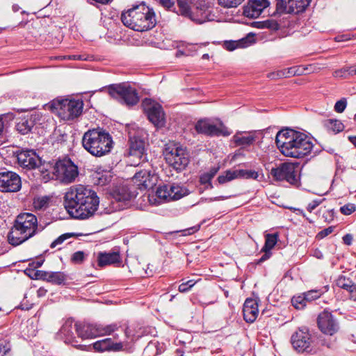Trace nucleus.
Listing matches in <instances>:
<instances>
[{
  "label": "nucleus",
  "instance_id": "obj_23",
  "mask_svg": "<svg viewBox=\"0 0 356 356\" xmlns=\"http://www.w3.org/2000/svg\"><path fill=\"white\" fill-rule=\"evenodd\" d=\"M153 196H149V200L152 204H161L163 202H169L171 201V193H170V184H164L163 186H160L157 188L155 193V197L156 198L154 199V202L152 198Z\"/></svg>",
  "mask_w": 356,
  "mask_h": 356
},
{
  "label": "nucleus",
  "instance_id": "obj_27",
  "mask_svg": "<svg viewBox=\"0 0 356 356\" xmlns=\"http://www.w3.org/2000/svg\"><path fill=\"white\" fill-rule=\"evenodd\" d=\"M209 15L210 12L209 10L205 8L199 9L198 8H196L195 10H191L186 17L197 24H200L211 20Z\"/></svg>",
  "mask_w": 356,
  "mask_h": 356
},
{
  "label": "nucleus",
  "instance_id": "obj_46",
  "mask_svg": "<svg viewBox=\"0 0 356 356\" xmlns=\"http://www.w3.org/2000/svg\"><path fill=\"white\" fill-rule=\"evenodd\" d=\"M347 106L346 99L342 98L337 101L334 105V111L337 113H342L344 111Z\"/></svg>",
  "mask_w": 356,
  "mask_h": 356
},
{
  "label": "nucleus",
  "instance_id": "obj_59",
  "mask_svg": "<svg viewBox=\"0 0 356 356\" xmlns=\"http://www.w3.org/2000/svg\"><path fill=\"white\" fill-rule=\"evenodd\" d=\"M122 348H123L122 343H121V342L114 343L113 341V344L111 346L110 350L118 351V350H121L122 349Z\"/></svg>",
  "mask_w": 356,
  "mask_h": 356
},
{
  "label": "nucleus",
  "instance_id": "obj_6",
  "mask_svg": "<svg viewBox=\"0 0 356 356\" xmlns=\"http://www.w3.org/2000/svg\"><path fill=\"white\" fill-rule=\"evenodd\" d=\"M51 108L62 120H72L82 113L83 103L79 99H57L52 102Z\"/></svg>",
  "mask_w": 356,
  "mask_h": 356
},
{
  "label": "nucleus",
  "instance_id": "obj_54",
  "mask_svg": "<svg viewBox=\"0 0 356 356\" xmlns=\"http://www.w3.org/2000/svg\"><path fill=\"white\" fill-rule=\"evenodd\" d=\"M218 181L220 184H225L226 182H228V181H232V179L230 178V177L228 175V172L227 170L225 172V174L224 175H220L218 177Z\"/></svg>",
  "mask_w": 356,
  "mask_h": 356
},
{
  "label": "nucleus",
  "instance_id": "obj_3",
  "mask_svg": "<svg viewBox=\"0 0 356 356\" xmlns=\"http://www.w3.org/2000/svg\"><path fill=\"white\" fill-rule=\"evenodd\" d=\"M43 229L38 222L37 217L31 213L19 214L8 234L10 244L17 246L34 236Z\"/></svg>",
  "mask_w": 356,
  "mask_h": 356
},
{
  "label": "nucleus",
  "instance_id": "obj_8",
  "mask_svg": "<svg viewBox=\"0 0 356 356\" xmlns=\"http://www.w3.org/2000/svg\"><path fill=\"white\" fill-rule=\"evenodd\" d=\"M102 90L106 91L112 98L119 102L128 106L135 105L139 101L136 89L127 83L111 84L104 88Z\"/></svg>",
  "mask_w": 356,
  "mask_h": 356
},
{
  "label": "nucleus",
  "instance_id": "obj_14",
  "mask_svg": "<svg viewBox=\"0 0 356 356\" xmlns=\"http://www.w3.org/2000/svg\"><path fill=\"white\" fill-rule=\"evenodd\" d=\"M291 342L293 348L299 353H310L314 348L313 340L307 328H300L296 331L291 337Z\"/></svg>",
  "mask_w": 356,
  "mask_h": 356
},
{
  "label": "nucleus",
  "instance_id": "obj_31",
  "mask_svg": "<svg viewBox=\"0 0 356 356\" xmlns=\"http://www.w3.org/2000/svg\"><path fill=\"white\" fill-rule=\"evenodd\" d=\"M170 185V193L172 196L171 200H179L189 193L188 190L182 186L175 184Z\"/></svg>",
  "mask_w": 356,
  "mask_h": 356
},
{
  "label": "nucleus",
  "instance_id": "obj_1",
  "mask_svg": "<svg viewBox=\"0 0 356 356\" xmlns=\"http://www.w3.org/2000/svg\"><path fill=\"white\" fill-rule=\"evenodd\" d=\"M99 204L97 193L88 186H72L64 197V206L69 215L75 219H88L95 213Z\"/></svg>",
  "mask_w": 356,
  "mask_h": 356
},
{
  "label": "nucleus",
  "instance_id": "obj_62",
  "mask_svg": "<svg viewBox=\"0 0 356 356\" xmlns=\"http://www.w3.org/2000/svg\"><path fill=\"white\" fill-rule=\"evenodd\" d=\"M353 237L350 234H347L343 237V241L345 244L346 245H350L352 243Z\"/></svg>",
  "mask_w": 356,
  "mask_h": 356
},
{
  "label": "nucleus",
  "instance_id": "obj_19",
  "mask_svg": "<svg viewBox=\"0 0 356 356\" xmlns=\"http://www.w3.org/2000/svg\"><path fill=\"white\" fill-rule=\"evenodd\" d=\"M156 177L149 170H142L137 172L133 177V182L140 190L152 188L155 185Z\"/></svg>",
  "mask_w": 356,
  "mask_h": 356
},
{
  "label": "nucleus",
  "instance_id": "obj_38",
  "mask_svg": "<svg viewBox=\"0 0 356 356\" xmlns=\"http://www.w3.org/2000/svg\"><path fill=\"white\" fill-rule=\"evenodd\" d=\"M219 170V168L213 167L209 170L200 176V181L201 184H210L212 178L216 175Z\"/></svg>",
  "mask_w": 356,
  "mask_h": 356
},
{
  "label": "nucleus",
  "instance_id": "obj_17",
  "mask_svg": "<svg viewBox=\"0 0 356 356\" xmlns=\"http://www.w3.org/2000/svg\"><path fill=\"white\" fill-rule=\"evenodd\" d=\"M318 325L325 334L333 335L339 329L338 324L331 313L324 311L318 315Z\"/></svg>",
  "mask_w": 356,
  "mask_h": 356
},
{
  "label": "nucleus",
  "instance_id": "obj_2",
  "mask_svg": "<svg viewBox=\"0 0 356 356\" xmlns=\"http://www.w3.org/2000/svg\"><path fill=\"white\" fill-rule=\"evenodd\" d=\"M280 152L285 156L301 159L314 147L313 139L306 134L291 129L280 130L275 137Z\"/></svg>",
  "mask_w": 356,
  "mask_h": 356
},
{
  "label": "nucleus",
  "instance_id": "obj_51",
  "mask_svg": "<svg viewBox=\"0 0 356 356\" xmlns=\"http://www.w3.org/2000/svg\"><path fill=\"white\" fill-rule=\"evenodd\" d=\"M334 229V227H329L326 229H324L323 230H322L318 233V234L316 235V238L321 239V238L328 236L329 234H330L331 233L333 232Z\"/></svg>",
  "mask_w": 356,
  "mask_h": 356
},
{
  "label": "nucleus",
  "instance_id": "obj_57",
  "mask_svg": "<svg viewBox=\"0 0 356 356\" xmlns=\"http://www.w3.org/2000/svg\"><path fill=\"white\" fill-rule=\"evenodd\" d=\"M263 252H264V254L258 260L257 264H261V263L265 261L266 260L268 259L271 256V253L270 251L266 250V251H263Z\"/></svg>",
  "mask_w": 356,
  "mask_h": 356
},
{
  "label": "nucleus",
  "instance_id": "obj_56",
  "mask_svg": "<svg viewBox=\"0 0 356 356\" xmlns=\"http://www.w3.org/2000/svg\"><path fill=\"white\" fill-rule=\"evenodd\" d=\"M2 349V348H1ZM3 356H11L12 354L10 353V343H9V341H8V342L3 346ZM3 350H1L2 351Z\"/></svg>",
  "mask_w": 356,
  "mask_h": 356
},
{
  "label": "nucleus",
  "instance_id": "obj_4",
  "mask_svg": "<svg viewBox=\"0 0 356 356\" xmlns=\"http://www.w3.org/2000/svg\"><path fill=\"white\" fill-rule=\"evenodd\" d=\"M121 21L124 26L136 31H145L156 25L154 12L143 2L123 12Z\"/></svg>",
  "mask_w": 356,
  "mask_h": 356
},
{
  "label": "nucleus",
  "instance_id": "obj_35",
  "mask_svg": "<svg viewBox=\"0 0 356 356\" xmlns=\"http://www.w3.org/2000/svg\"><path fill=\"white\" fill-rule=\"evenodd\" d=\"M278 234H267L266 235V241L261 251L270 250L274 248L278 241Z\"/></svg>",
  "mask_w": 356,
  "mask_h": 356
},
{
  "label": "nucleus",
  "instance_id": "obj_16",
  "mask_svg": "<svg viewBox=\"0 0 356 356\" xmlns=\"http://www.w3.org/2000/svg\"><path fill=\"white\" fill-rule=\"evenodd\" d=\"M21 186V178L16 172L1 171V192H17Z\"/></svg>",
  "mask_w": 356,
  "mask_h": 356
},
{
  "label": "nucleus",
  "instance_id": "obj_33",
  "mask_svg": "<svg viewBox=\"0 0 356 356\" xmlns=\"http://www.w3.org/2000/svg\"><path fill=\"white\" fill-rule=\"evenodd\" d=\"M323 126L329 131L338 133L343 129V124L341 121L335 119H328L323 121Z\"/></svg>",
  "mask_w": 356,
  "mask_h": 356
},
{
  "label": "nucleus",
  "instance_id": "obj_55",
  "mask_svg": "<svg viewBox=\"0 0 356 356\" xmlns=\"http://www.w3.org/2000/svg\"><path fill=\"white\" fill-rule=\"evenodd\" d=\"M321 202L322 200H313L312 202L309 203L307 207V211L312 212L321 203Z\"/></svg>",
  "mask_w": 356,
  "mask_h": 356
},
{
  "label": "nucleus",
  "instance_id": "obj_48",
  "mask_svg": "<svg viewBox=\"0 0 356 356\" xmlns=\"http://www.w3.org/2000/svg\"><path fill=\"white\" fill-rule=\"evenodd\" d=\"M356 210V207L354 204L348 203L340 208L341 212L344 215H350Z\"/></svg>",
  "mask_w": 356,
  "mask_h": 356
},
{
  "label": "nucleus",
  "instance_id": "obj_13",
  "mask_svg": "<svg viewBox=\"0 0 356 356\" xmlns=\"http://www.w3.org/2000/svg\"><path fill=\"white\" fill-rule=\"evenodd\" d=\"M17 160L19 165L23 168L29 170L40 168V171L43 172L47 171L44 164L42 163L41 158L32 149L22 150L17 154Z\"/></svg>",
  "mask_w": 356,
  "mask_h": 356
},
{
  "label": "nucleus",
  "instance_id": "obj_15",
  "mask_svg": "<svg viewBox=\"0 0 356 356\" xmlns=\"http://www.w3.org/2000/svg\"><path fill=\"white\" fill-rule=\"evenodd\" d=\"M143 104L149 121L158 128L164 127L165 119L162 106L150 99H145Z\"/></svg>",
  "mask_w": 356,
  "mask_h": 356
},
{
  "label": "nucleus",
  "instance_id": "obj_40",
  "mask_svg": "<svg viewBox=\"0 0 356 356\" xmlns=\"http://www.w3.org/2000/svg\"><path fill=\"white\" fill-rule=\"evenodd\" d=\"M76 323L74 322L72 319H67L63 325L61 327V332L67 337H72L73 335V327H74V324Z\"/></svg>",
  "mask_w": 356,
  "mask_h": 356
},
{
  "label": "nucleus",
  "instance_id": "obj_22",
  "mask_svg": "<svg viewBox=\"0 0 356 356\" xmlns=\"http://www.w3.org/2000/svg\"><path fill=\"white\" fill-rule=\"evenodd\" d=\"M257 136L254 131L241 132L238 131L234 134L232 140L236 146L245 147L251 145L256 140Z\"/></svg>",
  "mask_w": 356,
  "mask_h": 356
},
{
  "label": "nucleus",
  "instance_id": "obj_25",
  "mask_svg": "<svg viewBox=\"0 0 356 356\" xmlns=\"http://www.w3.org/2000/svg\"><path fill=\"white\" fill-rule=\"evenodd\" d=\"M254 42V35L249 34L245 38L238 40L225 41L223 47L228 51H234L237 48H245Z\"/></svg>",
  "mask_w": 356,
  "mask_h": 356
},
{
  "label": "nucleus",
  "instance_id": "obj_39",
  "mask_svg": "<svg viewBox=\"0 0 356 356\" xmlns=\"http://www.w3.org/2000/svg\"><path fill=\"white\" fill-rule=\"evenodd\" d=\"M17 154H19L17 147L15 146L1 147V157L5 156V159L11 157L17 159Z\"/></svg>",
  "mask_w": 356,
  "mask_h": 356
},
{
  "label": "nucleus",
  "instance_id": "obj_53",
  "mask_svg": "<svg viewBox=\"0 0 356 356\" xmlns=\"http://www.w3.org/2000/svg\"><path fill=\"white\" fill-rule=\"evenodd\" d=\"M48 272L49 271L37 270L35 273V277L37 280H42L47 282Z\"/></svg>",
  "mask_w": 356,
  "mask_h": 356
},
{
  "label": "nucleus",
  "instance_id": "obj_10",
  "mask_svg": "<svg viewBox=\"0 0 356 356\" xmlns=\"http://www.w3.org/2000/svg\"><path fill=\"white\" fill-rule=\"evenodd\" d=\"M118 328L116 324L106 326L85 323H76L74 329L78 337L83 339H92L101 335L111 334Z\"/></svg>",
  "mask_w": 356,
  "mask_h": 356
},
{
  "label": "nucleus",
  "instance_id": "obj_9",
  "mask_svg": "<svg viewBox=\"0 0 356 356\" xmlns=\"http://www.w3.org/2000/svg\"><path fill=\"white\" fill-rule=\"evenodd\" d=\"M270 174L277 181H286L291 184L298 185L300 181V165L297 162L282 163L277 168H272Z\"/></svg>",
  "mask_w": 356,
  "mask_h": 356
},
{
  "label": "nucleus",
  "instance_id": "obj_47",
  "mask_svg": "<svg viewBox=\"0 0 356 356\" xmlns=\"http://www.w3.org/2000/svg\"><path fill=\"white\" fill-rule=\"evenodd\" d=\"M72 236V234H70V233H67V234H62L61 236H60L59 237H58L55 241H54L50 247L51 248H54L55 247H56L58 245H60L62 243H63L64 241H65L66 239L70 238L71 236Z\"/></svg>",
  "mask_w": 356,
  "mask_h": 356
},
{
  "label": "nucleus",
  "instance_id": "obj_49",
  "mask_svg": "<svg viewBox=\"0 0 356 356\" xmlns=\"http://www.w3.org/2000/svg\"><path fill=\"white\" fill-rule=\"evenodd\" d=\"M84 259L85 253L83 251H77L72 254L71 260L74 264H81Z\"/></svg>",
  "mask_w": 356,
  "mask_h": 356
},
{
  "label": "nucleus",
  "instance_id": "obj_11",
  "mask_svg": "<svg viewBox=\"0 0 356 356\" xmlns=\"http://www.w3.org/2000/svg\"><path fill=\"white\" fill-rule=\"evenodd\" d=\"M52 173L59 179L65 183H71L78 176L77 166L68 158L58 161L52 167Z\"/></svg>",
  "mask_w": 356,
  "mask_h": 356
},
{
  "label": "nucleus",
  "instance_id": "obj_34",
  "mask_svg": "<svg viewBox=\"0 0 356 356\" xmlns=\"http://www.w3.org/2000/svg\"><path fill=\"white\" fill-rule=\"evenodd\" d=\"M178 12L180 15L187 17L191 11L193 0H177Z\"/></svg>",
  "mask_w": 356,
  "mask_h": 356
},
{
  "label": "nucleus",
  "instance_id": "obj_18",
  "mask_svg": "<svg viewBox=\"0 0 356 356\" xmlns=\"http://www.w3.org/2000/svg\"><path fill=\"white\" fill-rule=\"evenodd\" d=\"M270 5L269 0H249L243 8V15L249 18L259 17Z\"/></svg>",
  "mask_w": 356,
  "mask_h": 356
},
{
  "label": "nucleus",
  "instance_id": "obj_5",
  "mask_svg": "<svg viewBox=\"0 0 356 356\" xmlns=\"http://www.w3.org/2000/svg\"><path fill=\"white\" fill-rule=\"evenodd\" d=\"M83 148L95 156H102L110 152L113 140L111 135L102 129L86 131L82 138Z\"/></svg>",
  "mask_w": 356,
  "mask_h": 356
},
{
  "label": "nucleus",
  "instance_id": "obj_43",
  "mask_svg": "<svg viewBox=\"0 0 356 356\" xmlns=\"http://www.w3.org/2000/svg\"><path fill=\"white\" fill-rule=\"evenodd\" d=\"M244 0H218V3L223 8H236Z\"/></svg>",
  "mask_w": 356,
  "mask_h": 356
},
{
  "label": "nucleus",
  "instance_id": "obj_21",
  "mask_svg": "<svg viewBox=\"0 0 356 356\" xmlns=\"http://www.w3.org/2000/svg\"><path fill=\"white\" fill-rule=\"evenodd\" d=\"M195 129L198 134L207 136H218L220 129L209 119H202L197 122Z\"/></svg>",
  "mask_w": 356,
  "mask_h": 356
},
{
  "label": "nucleus",
  "instance_id": "obj_41",
  "mask_svg": "<svg viewBox=\"0 0 356 356\" xmlns=\"http://www.w3.org/2000/svg\"><path fill=\"white\" fill-rule=\"evenodd\" d=\"M291 302L293 306L298 309H303L307 304L303 293L302 295L293 297Z\"/></svg>",
  "mask_w": 356,
  "mask_h": 356
},
{
  "label": "nucleus",
  "instance_id": "obj_32",
  "mask_svg": "<svg viewBox=\"0 0 356 356\" xmlns=\"http://www.w3.org/2000/svg\"><path fill=\"white\" fill-rule=\"evenodd\" d=\"M32 118H22L16 124L17 130L22 134H28L33 127Z\"/></svg>",
  "mask_w": 356,
  "mask_h": 356
},
{
  "label": "nucleus",
  "instance_id": "obj_44",
  "mask_svg": "<svg viewBox=\"0 0 356 356\" xmlns=\"http://www.w3.org/2000/svg\"><path fill=\"white\" fill-rule=\"evenodd\" d=\"M303 295L305 297V299L308 303L314 300H316V299H318V298H320L321 296V291H317V290H311V291L304 293Z\"/></svg>",
  "mask_w": 356,
  "mask_h": 356
},
{
  "label": "nucleus",
  "instance_id": "obj_29",
  "mask_svg": "<svg viewBox=\"0 0 356 356\" xmlns=\"http://www.w3.org/2000/svg\"><path fill=\"white\" fill-rule=\"evenodd\" d=\"M67 276L63 272L49 271L47 282L55 285H64L67 281Z\"/></svg>",
  "mask_w": 356,
  "mask_h": 356
},
{
  "label": "nucleus",
  "instance_id": "obj_7",
  "mask_svg": "<svg viewBox=\"0 0 356 356\" xmlns=\"http://www.w3.org/2000/svg\"><path fill=\"white\" fill-rule=\"evenodd\" d=\"M163 155L166 162L177 171H181L189 163L188 154L185 147L178 143L165 145Z\"/></svg>",
  "mask_w": 356,
  "mask_h": 356
},
{
  "label": "nucleus",
  "instance_id": "obj_58",
  "mask_svg": "<svg viewBox=\"0 0 356 356\" xmlns=\"http://www.w3.org/2000/svg\"><path fill=\"white\" fill-rule=\"evenodd\" d=\"M227 172H228V175L230 177L232 180H234L235 179H239L238 178V169H236V170H228Z\"/></svg>",
  "mask_w": 356,
  "mask_h": 356
},
{
  "label": "nucleus",
  "instance_id": "obj_36",
  "mask_svg": "<svg viewBox=\"0 0 356 356\" xmlns=\"http://www.w3.org/2000/svg\"><path fill=\"white\" fill-rule=\"evenodd\" d=\"M300 0H286L284 2V6L286 7V10L284 13H299L304 11L305 9H301L299 8V5L298 4Z\"/></svg>",
  "mask_w": 356,
  "mask_h": 356
},
{
  "label": "nucleus",
  "instance_id": "obj_45",
  "mask_svg": "<svg viewBox=\"0 0 356 356\" xmlns=\"http://www.w3.org/2000/svg\"><path fill=\"white\" fill-rule=\"evenodd\" d=\"M333 76L337 78H347L348 76H350V67H343L333 72Z\"/></svg>",
  "mask_w": 356,
  "mask_h": 356
},
{
  "label": "nucleus",
  "instance_id": "obj_52",
  "mask_svg": "<svg viewBox=\"0 0 356 356\" xmlns=\"http://www.w3.org/2000/svg\"><path fill=\"white\" fill-rule=\"evenodd\" d=\"M270 79H279L283 77H287V74L286 73V70H278L276 72H273L268 76Z\"/></svg>",
  "mask_w": 356,
  "mask_h": 356
},
{
  "label": "nucleus",
  "instance_id": "obj_61",
  "mask_svg": "<svg viewBox=\"0 0 356 356\" xmlns=\"http://www.w3.org/2000/svg\"><path fill=\"white\" fill-rule=\"evenodd\" d=\"M287 77L296 76L295 66L285 69Z\"/></svg>",
  "mask_w": 356,
  "mask_h": 356
},
{
  "label": "nucleus",
  "instance_id": "obj_42",
  "mask_svg": "<svg viewBox=\"0 0 356 356\" xmlns=\"http://www.w3.org/2000/svg\"><path fill=\"white\" fill-rule=\"evenodd\" d=\"M238 175L239 179H257L258 177V172L252 170H243L238 169Z\"/></svg>",
  "mask_w": 356,
  "mask_h": 356
},
{
  "label": "nucleus",
  "instance_id": "obj_20",
  "mask_svg": "<svg viewBox=\"0 0 356 356\" xmlns=\"http://www.w3.org/2000/svg\"><path fill=\"white\" fill-rule=\"evenodd\" d=\"M243 318L248 323H253L258 316V302L254 298H247L243 304Z\"/></svg>",
  "mask_w": 356,
  "mask_h": 356
},
{
  "label": "nucleus",
  "instance_id": "obj_24",
  "mask_svg": "<svg viewBox=\"0 0 356 356\" xmlns=\"http://www.w3.org/2000/svg\"><path fill=\"white\" fill-rule=\"evenodd\" d=\"M97 262L99 266L120 264V253L118 251L115 250L108 252H99L97 257Z\"/></svg>",
  "mask_w": 356,
  "mask_h": 356
},
{
  "label": "nucleus",
  "instance_id": "obj_50",
  "mask_svg": "<svg viewBox=\"0 0 356 356\" xmlns=\"http://www.w3.org/2000/svg\"><path fill=\"white\" fill-rule=\"evenodd\" d=\"M14 119V115L13 113H7L5 115H1V136L4 131V126H6V132L7 131V124L4 125L5 122H8L10 120H13Z\"/></svg>",
  "mask_w": 356,
  "mask_h": 356
},
{
  "label": "nucleus",
  "instance_id": "obj_28",
  "mask_svg": "<svg viewBox=\"0 0 356 356\" xmlns=\"http://www.w3.org/2000/svg\"><path fill=\"white\" fill-rule=\"evenodd\" d=\"M134 194L131 193L127 186H120L113 191V197L118 202L130 200Z\"/></svg>",
  "mask_w": 356,
  "mask_h": 356
},
{
  "label": "nucleus",
  "instance_id": "obj_30",
  "mask_svg": "<svg viewBox=\"0 0 356 356\" xmlns=\"http://www.w3.org/2000/svg\"><path fill=\"white\" fill-rule=\"evenodd\" d=\"M51 197L44 196H36L33 200V207L36 211H44L49 207L51 201Z\"/></svg>",
  "mask_w": 356,
  "mask_h": 356
},
{
  "label": "nucleus",
  "instance_id": "obj_26",
  "mask_svg": "<svg viewBox=\"0 0 356 356\" xmlns=\"http://www.w3.org/2000/svg\"><path fill=\"white\" fill-rule=\"evenodd\" d=\"M337 286L346 290L350 299L356 300V284H355L350 279L344 276H340L336 281Z\"/></svg>",
  "mask_w": 356,
  "mask_h": 356
},
{
  "label": "nucleus",
  "instance_id": "obj_37",
  "mask_svg": "<svg viewBox=\"0 0 356 356\" xmlns=\"http://www.w3.org/2000/svg\"><path fill=\"white\" fill-rule=\"evenodd\" d=\"M113 344V341L111 338L104 339L100 341H97L93 343V348L95 350L103 352L110 350L111 346Z\"/></svg>",
  "mask_w": 356,
  "mask_h": 356
},
{
  "label": "nucleus",
  "instance_id": "obj_63",
  "mask_svg": "<svg viewBox=\"0 0 356 356\" xmlns=\"http://www.w3.org/2000/svg\"><path fill=\"white\" fill-rule=\"evenodd\" d=\"M161 3L168 8H170L172 6L173 2L171 0H159Z\"/></svg>",
  "mask_w": 356,
  "mask_h": 356
},
{
  "label": "nucleus",
  "instance_id": "obj_64",
  "mask_svg": "<svg viewBox=\"0 0 356 356\" xmlns=\"http://www.w3.org/2000/svg\"><path fill=\"white\" fill-rule=\"evenodd\" d=\"M189 289H190L188 288L187 284H186V283H182L181 284H180L179 286V291L181 292V293L186 292Z\"/></svg>",
  "mask_w": 356,
  "mask_h": 356
},
{
  "label": "nucleus",
  "instance_id": "obj_60",
  "mask_svg": "<svg viewBox=\"0 0 356 356\" xmlns=\"http://www.w3.org/2000/svg\"><path fill=\"white\" fill-rule=\"evenodd\" d=\"M295 70L296 76H300L305 72V71L307 70V67H304L302 66H295Z\"/></svg>",
  "mask_w": 356,
  "mask_h": 356
},
{
  "label": "nucleus",
  "instance_id": "obj_12",
  "mask_svg": "<svg viewBox=\"0 0 356 356\" xmlns=\"http://www.w3.org/2000/svg\"><path fill=\"white\" fill-rule=\"evenodd\" d=\"M129 155L141 159L145 156L146 133L142 129L129 130Z\"/></svg>",
  "mask_w": 356,
  "mask_h": 356
}]
</instances>
